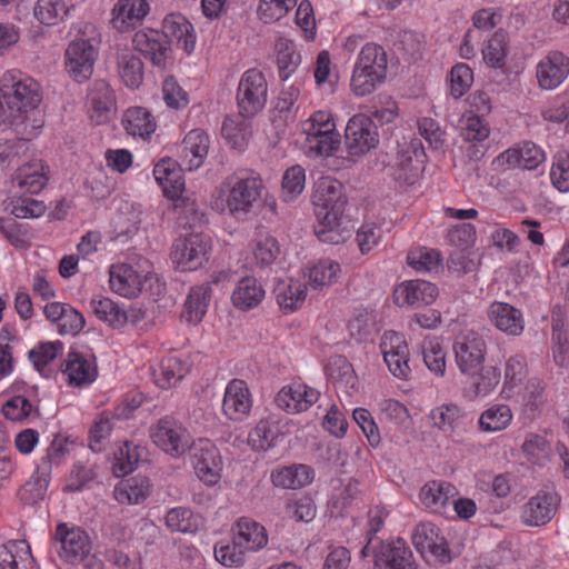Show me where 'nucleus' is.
<instances>
[{
  "mask_svg": "<svg viewBox=\"0 0 569 569\" xmlns=\"http://www.w3.org/2000/svg\"><path fill=\"white\" fill-rule=\"evenodd\" d=\"M318 224L315 226V234L321 242L329 244H339L350 237L349 231L340 228V220H321L317 219Z\"/></svg>",
  "mask_w": 569,
  "mask_h": 569,
  "instance_id": "59",
  "label": "nucleus"
},
{
  "mask_svg": "<svg viewBox=\"0 0 569 569\" xmlns=\"http://www.w3.org/2000/svg\"><path fill=\"white\" fill-rule=\"evenodd\" d=\"M380 349L390 372L398 378H406L410 371L408 346L401 336L390 331L385 333Z\"/></svg>",
  "mask_w": 569,
  "mask_h": 569,
  "instance_id": "18",
  "label": "nucleus"
},
{
  "mask_svg": "<svg viewBox=\"0 0 569 569\" xmlns=\"http://www.w3.org/2000/svg\"><path fill=\"white\" fill-rule=\"evenodd\" d=\"M450 96L458 100L465 96L473 83V72L466 63L455 64L448 76Z\"/></svg>",
  "mask_w": 569,
  "mask_h": 569,
  "instance_id": "51",
  "label": "nucleus"
},
{
  "mask_svg": "<svg viewBox=\"0 0 569 569\" xmlns=\"http://www.w3.org/2000/svg\"><path fill=\"white\" fill-rule=\"evenodd\" d=\"M313 77L317 89L320 92L326 94H331L335 92L338 77L332 71L330 54L328 51L323 50L319 52L316 60Z\"/></svg>",
  "mask_w": 569,
  "mask_h": 569,
  "instance_id": "46",
  "label": "nucleus"
},
{
  "mask_svg": "<svg viewBox=\"0 0 569 569\" xmlns=\"http://www.w3.org/2000/svg\"><path fill=\"white\" fill-rule=\"evenodd\" d=\"M53 545L58 555L67 562L76 563L91 550L89 536L79 527L69 528L67 523L57 527Z\"/></svg>",
  "mask_w": 569,
  "mask_h": 569,
  "instance_id": "12",
  "label": "nucleus"
},
{
  "mask_svg": "<svg viewBox=\"0 0 569 569\" xmlns=\"http://www.w3.org/2000/svg\"><path fill=\"white\" fill-rule=\"evenodd\" d=\"M472 381L471 386L476 396H486L492 391L501 379L500 369L496 366H483L476 375H468Z\"/></svg>",
  "mask_w": 569,
  "mask_h": 569,
  "instance_id": "52",
  "label": "nucleus"
},
{
  "mask_svg": "<svg viewBox=\"0 0 569 569\" xmlns=\"http://www.w3.org/2000/svg\"><path fill=\"white\" fill-rule=\"evenodd\" d=\"M296 4L297 0H260L257 14L264 23L276 22L286 17Z\"/></svg>",
  "mask_w": 569,
  "mask_h": 569,
  "instance_id": "53",
  "label": "nucleus"
},
{
  "mask_svg": "<svg viewBox=\"0 0 569 569\" xmlns=\"http://www.w3.org/2000/svg\"><path fill=\"white\" fill-rule=\"evenodd\" d=\"M396 151L395 162L388 161L397 168L398 180L413 184L419 173L423 170L426 152L423 144H389Z\"/></svg>",
  "mask_w": 569,
  "mask_h": 569,
  "instance_id": "13",
  "label": "nucleus"
},
{
  "mask_svg": "<svg viewBox=\"0 0 569 569\" xmlns=\"http://www.w3.org/2000/svg\"><path fill=\"white\" fill-rule=\"evenodd\" d=\"M306 174L305 169L299 166H292L287 169L282 177V199L291 201L297 198L305 189Z\"/></svg>",
  "mask_w": 569,
  "mask_h": 569,
  "instance_id": "55",
  "label": "nucleus"
},
{
  "mask_svg": "<svg viewBox=\"0 0 569 569\" xmlns=\"http://www.w3.org/2000/svg\"><path fill=\"white\" fill-rule=\"evenodd\" d=\"M545 160V152L537 144H523L522 148H509L495 162L503 168L533 170Z\"/></svg>",
  "mask_w": 569,
  "mask_h": 569,
  "instance_id": "26",
  "label": "nucleus"
},
{
  "mask_svg": "<svg viewBox=\"0 0 569 569\" xmlns=\"http://www.w3.org/2000/svg\"><path fill=\"white\" fill-rule=\"evenodd\" d=\"M457 495L458 490L453 485L441 480L429 481L420 490L422 503L437 513H441Z\"/></svg>",
  "mask_w": 569,
  "mask_h": 569,
  "instance_id": "32",
  "label": "nucleus"
},
{
  "mask_svg": "<svg viewBox=\"0 0 569 569\" xmlns=\"http://www.w3.org/2000/svg\"><path fill=\"white\" fill-rule=\"evenodd\" d=\"M438 296L436 284L425 280H411L395 290L393 300L398 306L421 308L431 305Z\"/></svg>",
  "mask_w": 569,
  "mask_h": 569,
  "instance_id": "21",
  "label": "nucleus"
},
{
  "mask_svg": "<svg viewBox=\"0 0 569 569\" xmlns=\"http://www.w3.org/2000/svg\"><path fill=\"white\" fill-rule=\"evenodd\" d=\"M422 357L428 369L439 376L446 371V353L436 339L423 340L421 345Z\"/></svg>",
  "mask_w": 569,
  "mask_h": 569,
  "instance_id": "56",
  "label": "nucleus"
},
{
  "mask_svg": "<svg viewBox=\"0 0 569 569\" xmlns=\"http://www.w3.org/2000/svg\"><path fill=\"white\" fill-rule=\"evenodd\" d=\"M232 532L238 545H241L247 551L260 550L268 542L264 527L246 517L237 521Z\"/></svg>",
  "mask_w": 569,
  "mask_h": 569,
  "instance_id": "34",
  "label": "nucleus"
},
{
  "mask_svg": "<svg viewBox=\"0 0 569 569\" xmlns=\"http://www.w3.org/2000/svg\"><path fill=\"white\" fill-rule=\"evenodd\" d=\"M49 473L50 471H46L40 465L30 480L22 486L19 497L24 505L32 506L44 498L49 485Z\"/></svg>",
  "mask_w": 569,
  "mask_h": 569,
  "instance_id": "44",
  "label": "nucleus"
},
{
  "mask_svg": "<svg viewBox=\"0 0 569 569\" xmlns=\"http://www.w3.org/2000/svg\"><path fill=\"white\" fill-rule=\"evenodd\" d=\"M376 144H309L305 151L309 158H323L326 166L331 169H339L345 162L352 161L355 156H362L370 151Z\"/></svg>",
  "mask_w": 569,
  "mask_h": 569,
  "instance_id": "15",
  "label": "nucleus"
},
{
  "mask_svg": "<svg viewBox=\"0 0 569 569\" xmlns=\"http://www.w3.org/2000/svg\"><path fill=\"white\" fill-rule=\"evenodd\" d=\"M149 280L148 274L142 277L131 266H112L110 269V286L120 296L128 297L136 290L142 291L143 284Z\"/></svg>",
  "mask_w": 569,
  "mask_h": 569,
  "instance_id": "36",
  "label": "nucleus"
},
{
  "mask_svg": "<svg viewBox=\"0 0 569 569\" xmlns=\"http://www.w3.org/2000/svg\"><path fill=\"white\" fill-rule=\"evenodd\" d=\"M166 525L172 531L193 533L198 530V518L186 507L170 509L166 515Z\"/></svg>",
  "mask_w": 569,
  "mask_h": 569,
  "instance_id": "49",
  "label": "nucleus"
},
{
  "mask_svg": "<svg viewBox=\"0 0 569 569\" xmlns=\"http://www.w3.org/2000/svg\"><path fill=\"white\" fill-rule=\"evenodd\" d=\"M246 549L233 537L231 543L216 546L214 557L223 566L239 567L244 561Z\"/></svg>",
  "mask_w": 569,
  "mask_h": 569,
  "instance_id": "63",
  "label": "nucleus"
},
{
  "mask_svg": "<svg viewBox=\"0 0 569 569\" xmlns=\"http://www.w3.org/2000/svg\"><path fill=\"white\" fill-rule=\"evenodd\" d=\"M558 496L542 492L532 497L523 507L522 520L531 527L548 523L557 511Z\"/></svg>",
  "mask_w": 569,
  "mask_h": 569,
  "instance_id": "27",
  "label": "nucleus"
},
{
  "mask_svg": "<svg viewBox=\"0 0 569 569\" xmlns=\"http://www.w3.org/2000/svg\"><path fill=\"white\" fill-rule=\"evenodd\" d=\"M99 56L98 32L93 24L81 23L64 51V70L77 83L87 82L93 74Z\"/></svg>",
  "mask_w": 569,
  "mask_h": 569,
  "instance_id": "3",
  "label": "nucleus"
},
{
  "mask_svg": "<svg viewBox=\"0 0 569 569\" xmlns=\"http://www.w3.org/2000/svg\"><path fill=\"white\" fill-rule=\"evenodd\" d=\"M378 128L366 114H356L347 123L346 139L348 142H377Z\"/></svg>",
  "mask_w": 569,
  "mask_h": 569,
  "instance_id": "43",
  "label": "nucleus"
},
{
  "mask_svg": "<svg viewBox=\"0 0 569 569\" xmlns=\"http://www.w3.org/2000/svg\"><path fill=\"white\" fill-rule=\"evenodd\" d=\"M153 176L167 198L176 199L184 191L180 164L171 158L161 159L154 166Z\"/></svg>",
  "mask_w": 569,
  "mask_h": 569,
  "instance_id": "29",
  "label": "nucleus"
},
{
  "mask_svg": "<svg viewBox=\"0 0 569 569\" xmlns=\"http://www.w3.org/2000/svg\"><path fill=\"white\" fill-rule=\"evenodd\" d=\"M487 317L495 328L508 336H520L523 332L522 312L508 302H491L487 309Z\"/></svg>",
  "mask_w": 569,
  "mask_h": 569,
  "instance_id": "20",
  "label": "nucleus"
},
{
  "mask_svg": "<svg viewBox=\"0 0 569 569\" xmlns=\"http://www.w3.org/2000/svg\"><path fill=\"white\" fill-rule=\"evenodd\" d=\"M41 101L42 89L37 80L17 69L3 72L0 79V132L20 124Z\"/></svg>",
  "mask_w": 569,
  "mask_h": 569,
  "instance_id": "1",
  "label": "nucleus"
},
{
  "mask_svg": "<svg viewBox=\"0 0 569 569\" xmlns=\"http://www.w3.org/2000/svg\"><path fill=\"white\" fill-rule=\"evenodd\" d=\"M278 305L286 310H295L306 299V289L300 283H280L276 288Z\"/></svg>",
  "mask_w": 569,
  "mask_h": 569,
  "instance_id": "61",
  "label": "nucleus"
},
{
  "mask_svg": "<svg viewBox=\"0 0 569 569\" xmlns=\"http://www.w3.org/2000/svg\"><path fill=\"white\" fill-rule=\"evenodd\" d=\"M62 373L70 385L82 386L97 378V366L82 353L71 350L62 363Z\"/></svg>",
  "mask_w": 569,
  "mask_h": 569,
  "instance_id": "31",
  "label": "nucleus"
},
{
  "mask_svg": "<svg viewBox=\"0 0 569 569\" xmlns=\"http://www.w3.org/2000/svg\"><path fill=\"white\" fill-rule=\"evenodd\" d=\"M552 184L561 192L569 191V153L559 152L551 167Z\"/></svg>",
  "mask_w": 569,
  "mask_h": 569,
  "instance_id": "64",
  "label": "nucleus"
},
{
  "mask_svg": "<svg viewBox=\"0 0 569 569\" xmlns=\"http://www.w3.org/2000/svg\"><path fill=\"white\" fill-rule=\"evenodd\" d=\"M302 131L317 142H340L331 114L317 111L302 123Z\"/></svg>",
  "mask_w": 569,
  "mask_h": 569,
  "instance_id": "37",
  "label": "nucleus"
},
{
  "mask_svg": "<svg viewBox=\"0 0 569 569\" xmlns=\"http://www.w3.org/2000/svg\"><path fill=\"white\" fill-rule=\"evenodd\" d=\"M116 463L114 472L117 477H124L132 472L139 462V453L137 447L126 441L114 453Z\"/></svg>",
  "mask_w": 569,
  "mask_h": 569,
  "instance_id": "62",
  "label": "nucleus"
},
{
  "mask_svg": "<svg viewBox=\"0 0 569 569\" xmlns=\"http://www.w3.org/2000/svg\"><path fill=\"white\" fill-rule=\"evenodd\" d=\"M511 418V410L508 406H495L482 412L479 426L482 431H499L509 425Z\"/></svg>",
  "mask_w": 569,
  "mask_h": 569,
  "instance_id": "54",
  "label": "nucleus"
},
{
  "mask_svg": "<svg viewBox=\"0 0 569 569\" xmlns=\"http://www.w3.org/2000/svg\"><path fill=\"white\" fill-rule=\"evenodd\" d=\"M319 391L305 385L286 386L277 395L274 401L278 408L287 412L306 411L319 399Z\"/></svg>",
  "mask_w": 569,
  "mask_h": 569,
  "instance_id": "24",
  "label": "nucleus"
},
{
  "mask_svg": "<svg viewBox=\"0 0 569 569\" xmlns=\"http://www.w3.org/2000/svg\"><path fill=\"white\" fill-rule=\"evenodd\" d=\"M345 187L330 177H321L315 184L312 204L317 219L340 220L347 204Z\"/></svg>",
  "mask_w": 569,
  "mask_h": 569,
  "instance_id": "5",
  "label": "nucleus"
},
{
  "mask_svg": "<svg viewBox=\"0 0 569 569\" xmlns=\"http://www.w3.org/2000/svg\"><path fill=\"white\" fill-rule=\"evenodd\" d=\"M132 43L137 51L158 68L166 69L172 60L170 41L161 31L151 28L141 29L134 33Z\"/></svg>",
  "mask_w": 569,
  "mask_h": 569,
  "instance_id": "10",
  "label": "nucleus"
},
{
  "mask_svg": "<svg viewBox=\"0 0 569 569\" xmlns=\"http://www.w3.org/2000/svg\"><path fill=\"white\" fill-rule=\"evenodd\" d=\"M277 66L279 78L288 80L301 63V56L297 50L295 42L287 38H280L276 42Z\"/></svg>",
  "mask_w": 569,
  "mask_h": 569,
  "instance_id": "41",
  "label": "nucleus"
},
{
  "mask_svg": "<svg viewBox=\"0 0 569 569\" xmlns=\"http://www.w3.org/2000/svg\"><path fill=\"white\" fill-rule=\"evenodd\" d=\"M387 54L377 43L365 44L353 66L350 80L351 91L358 97L372 93L386 79Z\"/></svg>",
  "mask_w": 569,
  "mask_h": 569,
  "instance_id": "4",
  "label": "nucleus"
},
{
  "mask_svg": "<svg viewBox=\"0 0 569 569\" xmlns=\"http://www.w3.org/2000/svg\"><path fill=\"white\" fill-rule=\"evenodd\" d=\"M264 297V290L256 278H242L232 293L233 305L242 310L257 307Z\"/></svg>",
  "mask_w": 569,
  "mask_h": 569,
  "instance_id": "42",
  "label": "nucleus"
},
{
  "mask_svg": "<svg viewBox=\"0 0 569 569\" xmlns=\"http://www.w3.org/2000/svg\"><path fill=\"white\" fill-rule=\"evenodd\" d=\"M69 13L64 0H38L34 8V18L46 26H56L63 21Z\"/></svg>",
  "mask_w": 569,
  "mask_h": 569,
  "instance_id": "45",
  "label": "nucleus"
},
{
  "mask_svg": "<svg viewBox=\"0 0 569 569\" xmlns=\"http://www.w3.org/2000/svg\"><path fill=\"white\" fill-rule=\"evenodd\" d=\"M153 442L166 453L180 457L191 447V437L180 421L171 416L161 418L153 431Z\"/></svg>",
  "mask_w": 569,
  "mask_h": 569,
  "instance_id": "9",
  "label": "nucleus"
},
{
  "mask_svg": "<svg viewBox=\"0 0 569 569\" xmlns=\"http://www.w3.org/2000/svg\"><path fill=\"white\" fill-rule=\"evenodd\" d=\"M460 129L467 142H482L489 137V128L483 120L472 113H466L460 120Z\"/></svg>",
  "mask_w": 569,
  "mask_h": 569,
  "instance_id": "57",
  "label": "nucleus"
},
{
  "mask_svg": "<svg viewBox=\"0 0 569 569\" xmlns=\"http://www.w3.org/2000/svg\"><path fill=\"white\" fill-rule=\"evenodd\" d=\"M456 363L463 375H476L485 361L487 348L485 340L475 335H466L453 345Z\"/></svg>",
  "mask_w": 569,
  "mask_h": 569,
  "instance_id": "14",
  "label": "nucleus"
},
{
  "mask_svg": "<svg viewBox=\"0 0 569 569\" xmlns=\"http://www.w3.org/2000/svg\"><path fill=\"white\" fill-rule=\"evenodd\" d=\"M376 569H417L410 548L405 540L383 543L375 553Z\"/></svg>",
  "mask_w": 569,
  "mask_h": 569,
  "instance_id": "19",
  "label": "nucleus"
},
{
  "mask_svg": "<svg viewBox=\"0 0 569 569\" xmlns=\"http://www.w3.org/2000/svg\"><path fill=\"white\" fill-rule=\"evenodd\" d=\"M412 545L422 556L430 552L442 562H449L450 550L447 541L439 535V529L431 522H421L416 526L411 535Z\"/></svg>",
  "mask_w": 569,
  "mask_h": 569,
  "instance_id": "16",
  "label": "nucleus"
},
{
  "mask_svg": "<svg viewBox=\"0 0 569 569\" xmlns=\"http://www.w3.org/2000/svg\"><path fill=\"white\" fill-rule=\"evenodd\" d=\"M280 253V247L276 238L271 236H260L253 249V256L257 264L268 267L276 261Z\"/></svg>",
  "mask_w": 569,
  "mask_h": 569,
  "instance_id": "60",
  "label": "nucleus"
},
{
  "mask_svg": "<svg viewBox=\"0 0 569 569\" xmlns=\"http://www.w3.org/2000/svg\"><path fill=\"white\" fill-rule=\"evenodd\" d=\"M152 491V486L147 477L136 476L121 480L113 490L114 499L119 503L139 505L143 502Z\"/></svg>",
  "mask_w": 569,
  "mask_h": 569,
  "instance_id": "35",
  "label": "nucleus"
},
{
  "mask_svg": "<svg viewBox=\"0 0 569 569\" xmlns=\"http://www.w3.org/2000/svg\"><path fill=\"white\" fill-rule=\"evenodd\" d=\"M251 395L246 381L232 379L226 387L222 401L224 415L232 420H240L250 412Z\"/></svg>",
  "mask_w": 569,
  "mask_h": 569,
  "instance_id": "22",
  "label": "nucleus"
},
{
  "mask_svg": "<svg viewBox=\"0 0 569 569\" xmlns=\"http://www.w3.org/2000/svg\"><path fill=\"white\" fill-rule=\"evenodd\" d=\"M63 345L60 341L41 342L28 353L37 371L43 375L44 367L54 360L62 350Z\"/></svg>",
  "mask_w": 569,
  "mask_h": 569,
  "instance_id": "58",
  "label": "nucleus"
},
{
  "mask_svg": "<svg viewBox=\"0 0 569 569\" xmlns=\"http://www.w3.org/2000/svg\"><path fill=\"white\" fill-rule=\"evenodd\" d=\"M339 271L338 262L329 259L320 260L309 270V284L313 289L331 286L337 281Z\"/></svg>",
  "mask_w": 569,
  "mask_h": 569,
  "instance_id": "50",
  "label": "nucleus"
},
{
  "mask_svg": "<svg viewBox=\"0 0 569 569\" xmlns=\"http://www.w3.org/2000/svg\"><path fill=\"white\" fill-rule=\"evenodd\" d=\"M13 180L19 188L37 194L49 181V167L41 159H32L17 170Z\"/></svg>",
  "mask_w": 569,
  "mask_h": 569,
  "instance_id": "30",
  "label": "nucleus"
},
{
  "mask_svg": "<svg viewBox=\"0 0 569 569\" xmlns=\"http://www.w3.org/2000/svg\"><path fill=\"white\" fill-rule=\"evenodd\" d=\"M211 293L212 289L209 283L192 287L184 302L182 319L189 323H199L207 312Z\"/></svg>",
  "mask_w": 569,
  "mask_h": 569,
  "instance_id": "38",
  "label": "nucleus"
},
{
  "mask_svg": "<svg viewBox=\"0 0 569 569\" xmlns=\"http://www.w3.org/2000/svg\"><path fill=\"white\" fill-rule=\"evenodd\" d=\"M149 12L147 0H117L111 9V24L116 30L127 32L141 24Z\"/></svg>",
  "mask_w": 569,
  "mask_h": 569,
  "instance_id": "17",
  "label": "nucleus"
},
{
  "mask_svg": "<svg viewBox=\"0 0 569 569\" xmlns=\"http://www.w3.org/2000/svg\"><path fill=\"white\" fill-rule=\"evenodd\" d=\"M193 458L198 478L207 485L217 483L223 466L218 448L210 441L201 442Z\"/></svg>",
  "mask_w": 569,
  "mask_h": 569,
  "instance_id": "23",
  "label": "nucleus"
},
{
  "mask_svg": "<svg viewBox=\"0 0 569 569\" xmlns=\"http://www.w3.org/2000/svg\"><path fill=\"white\" fill-rule=\"evenodd\" d=\"M508 54L507 36L498 31L483 46L482 58L485 63L493 69H501L506 64Z\"/></svg>",
  "mask_w": 569,
  "mask_h": 569,
  "instance_id": "47",
  "label": "nucleus"
},
{
  "mask_svg": "<svg viewBox=\"0 0 569 569\" xmlns=\"http://www.w3.org/2000/svg\"><path fill=\"white\" fill-rule=\"evenodd\" d=\"M263 183L258 173L240 170L227 177L212 201L217 210H227L234 217H242L251 212L254 203L261 196Z\"/></svg>",
  "mask_w": 569,
  "mask_h": 569,
  "instance_id": "2",
  "label": "nucleus"
},
{
  "mask_svg": "<svg viewBox=\"0 0 569 569\" xmlns=\"http://www.w3.org/2000/svg\"><path fill=\"white\" fill-rule=\"evenodd\" d=\"M117 71L121 82L131 90L138 89L144 77L141 59L131 51H122L117 59Z\"/></svg>",
  "mask_w": 569,
  "mask_h": 569,
  "instance_id": "39",
  "label": "nucleus"
},
{
  "mask_svg": "<svg viewBox=\"0 0 569 569\" xmlns=\"http://www.w3.org/2000/svg\"><path fill=\"white\" fill-rule=\"evenodd\" d=\"M283 437L278 421L272 419H262L249 432L248 443L257 451H266L277 445L279 438Z\"/></svg>",
  "mask_w": 569,
  "mask_h": 569,
  "instance_id": "40",
  "label": "nucleus"
},
{
  "mask_svg": "<svg viewBox=\"0 0 569 569\" xmlns=\"http://www.w3.org/2000/svg\"><path fill=\"white\" fill-rule=\"evenodd\" d=\"M209 243L200 233L177 238L170 251V259L177 269L193 271L208 260Z\"/></svg>",
  "mask_w": 569,
  "mask_h": 569,
  "instance_id": "7",
  "label": "nucleus"
},
{
  "mask_svg": "<svg viewBox=\"0 0 569 569\" xmlns=\"http://www.w3.org/2000/svg\"><path fill=\"white\" fill-rule=\"evenodd\" d=\"M163 34L167 39L176 40L177 46L190 54L196 49L197 36L191 22L181 13H168L162 23Z\"/></svg>",
  "mask_w": 569,
  "mask_h": 569,
  "instance_id": "25",
  "label": "nucleus"
},
{
  "mask_svg": "<svg viewBox=\"0 0 569 569\" xmlns=\"http://www.w3.org/2000/svg\"><path fill=\"white\" fill-rule=\"evenodd\" d=\"M122 123L133 139L147 140L157 129L154 117L143 107H131L126 110Z\"/></svg>",
  "mask_w": 569,
  "mask_h": 569,
  "instance_id": "33",
  "label": "nucleus"
},
{
  "mask_svg": "<svg viewBox=\"0 0 569 569\" xmlns=\"http://www.w3.org/2000/svg\"><path fill=\"white\" fill-rule=\"evenodd\" d=\"M239 113L244 118L258 114L266 106L268 83L264 74L258 69L244 71L237 88Z\"/></svg>",
  "mask_w": 569,
  "mask_h": 569,
  "instance_id": "6",
  "label": "nucleus"
},
{
  "mask_svg": "<svg viewBox=\"0 0 569 569\" xmlns=\"http://www.w3.org/2000/svg\"><path fill=\"white\" fill-rule=\"evenodd\" d=\"M535 71L541 90H555L569 77V57L562 51L551 50L539 59Z\"/></svg>",
  "mask_w": 569,
  "mask_h": 569,
  "instance_id": "11",
  "label": "nucleus"
},
{
  "mask_svg": "<svg viewBox=\"0 0 569 569\" xmlns=\"http://www.w3.org/2000/svg\"><path fill=\"white\" fill-rule=\"evenodd\" d=\"M186 373L187 369L179 359L169 358L161 362L158 371L153 372V379L160 388L167 389L180 381Z\"/></svg>",
  "mask_w": 569,
  "mask_h": 569,
  "instance_id": "48",
  "label": "nucleus"
},
{
  "mask_svg": "<svg viewBox=\"0 0 569 569\" xmlns=\"http://www.w3.org/2000/svg\"><path fill=\"white\" fill-rule=\"evenodd\" d=\"M301 94V83L293 82L283 89L271 111V122L276 129H283L297 117V102Z\"/></svg>",
  "mask_w": 569,
  "mask_h": 569,
  "instance_id": "28",
  "label": "nucleus"
},
{
  "mask_svg": "<svg viewBox=\"0 0 569 569\" xmlns=\"http://www.w3.org/2000/svg\"><path fill=\"white\" fill-rule=\"evenodd\" d=\"M86 110L88 117L96 124L110 122L117 114V96L112 87L106 80H96L86 96Z\"/></svg>",
  "mask_w": 569,
  "mask_h": 569,
  "instance_id": "8",
  "label": "nucleus"
}]
</instances>
